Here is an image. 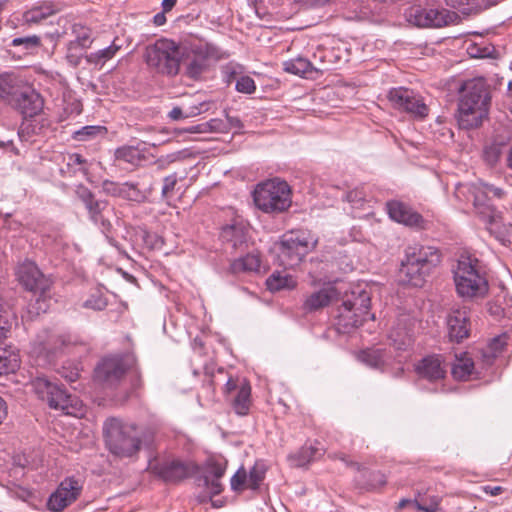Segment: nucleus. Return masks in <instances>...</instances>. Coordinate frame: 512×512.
I'll list each match as a JSON object with an SVG mask.
<instances>
[{"label": "nucleus", "mask_w": 512, "mask_h": 512, "mask_svg": "<svg viewBox=\"0 0 512 512\" xmlns=\"http://www.w3.org/2000/svg\"><path fill=\"white\" fill-rule=\"evenodd\" d=\"M106 446L120 458L132 457L142 444H150L153 435L148 430L136 427L125 418H107L103 425Z\"/></svg>", "instance_id": "obj_1"}, {"label": "nucleus", "mask_w": 512, "mask_h": 512, "mask_svg": "<svg viewBox=\"0 0 512 512\" xmlns=\"http://www.w3.org/2000/svg\"><path fill=\"white\" fill-rule=\"evenodd\" d=\"M441 261L440 252L432 246L414 245L406 250L405 260L400 269L404 283L421 287L425 278Z\"/></svg>", "instance_id": "obj_2"}, {"label": "nucleus", "mask_w": 512, "mask_h": 512, "mask_svg": "<svg viewBox=\"0 0 512 512\" xmlns=\"http://www.w3.org/2000/svg\"><path fill=\"white\" fill-rule=\"evenodd\" d=\"M489 93L482 82L468 84L458 105V121L462 128L478 127L487 116Z\"/></svg>", "instance_id": "obj_3"}, {"label": "nucleus", "mask_w": 512, "mask_h": 512, "mask_svg": "<svg viewBox=\"0 0 512 512\" xmlns=\"http://www.w3.org/2000/svg\"><path fill=\"white\" fill-rule=\"evenodd\" d=\"M457 293L461 297H483L488 291V282L480 269L478 259L462 254L453 268Z\"/></svg>", "instance_id": "obj_4"}, {"label": "nucleus", "mask_w": 512, "mask_h": 512, "mask_svg": "<svg viewBox=\"0 0 512 512\" xmlns=\"http://www.w3.org/2000/svg\"><path fill=\"white\" fill-rule=\"evenodd\" d=\"M255 205L265 213L287 211L292 204V191L286 181L278 178L259 183L254 192Z\"/></svg>", "instance_id": "obj_5"}, {"label": "nucleus", "mask_w": 512, "mask_h": 512, "mask_svg": "<svg viewBox=\"0 0 512 512\" xmlns=\"http://www.w3.org/2000/svg\"><path fill=\"white\" fill-rule=\"evenodd\" d=\"M181 46L169 39H159L145 49L144 60L154 72L174 77L179 74Z\"/></svg>", "instance_id": "obj_6"}, {"label": "nucleus", "mask_w": 512, "mask_h": 512, "mask_svg": "<svg viewBox=\"0 0 512 512\" xmlns=\"http://www.w3.org/2000/svg\"><path fill=\"white\" fill-rule=\"evenodd\" d=\"M370 294L364 289H355L346 293L337 309L336 319L339 330L349 331L364 322L369 316Z\"/></svg>", "instance_id": "obj_7"}, {"label": "nucleus", "mask_w": 512, "mask_h": 512, "mask_svg": "<svg viewBox=\"0 0 512 512\" xmlns=\"http://www.w3.org/2000/svg\"><path fill=\"white\" fill-rule=\"evenodd\" d=\"M468 191L472 196V202L476 214L487 224L495 223L500 218L499 212L496 210L493 199H500L504 192L500 188L493 187L481 181L470 185H458L456 189L457 195L464 194Z\"/></svg>", "instance_id": "obj_8"}, {"label": "nucleus", "mask_w": 512, "mask_h": 512, "mask_svg": "<svg viewBox=\"0 0 512 512\" xmlns=\"http://www.w3.org/2000/svg\"><path fill=\"white\" fill-rule=\"evenodd\" d=\"M318 238L310 232H289L283 235L278 244V258L285 268L298 266L305 255L313 250Z\"/></svg>", "instance_id": "obj_9"}, {"label": "nucleus", "mask_w": 512, "mask_h": 512, "mask_svg": "<svg viewBox=\"0 0 512 512\" xmlns=\"http://www.w3.org/2000/svg\"><path fill=\"white\" fill-rule=\"evenodd\" d=\"M35 393L46 401L49 407L62 410L66 416H78L83 403L75 396L65 393L57 384L50 382L45 377H37L31 382Z\"/></svg>", "instance_id": "obj_10"}, {"label": "nucleus", "mask_w": 512, "mask_h": 512, "mask_svg": "<svg viewBox=\"0 0 512 512\" xmlns=\"http://www.w3.org/2000/svg\"><path fill=\"white\" fill-rule=\"evenodd\" d=\"M406 19L419 28H441L455 24L459 17L444 8L414 6L407 10Z\"/></svg>", "instance_id": "obj_11"}, {"label": "nucleus", "mask_w": 512, "mask_h": 512, "mask_svg": "<svg viewBox=\"0 0 512 512\" xmlns=\"http://www.w3.org/2000/svg\"><path fill=\"white\" fill-rule=\"evenodd\" d=\"M214 51L208 44L181 47L179 57V72L192 79L198 80L208 67V60Z\"/></svg>", "instance_id": "obj_12"}, {"label": "nucleus", "mask_w": 512, "mask_h": 512, "mask_svg": "<svg viewBox=\"0 0 512 512\" xmlns=\"http://www.w3.org/2000/svg\"><path fill=\"white\" fill-rule=\"evenodd\" d=\"M388 99L394 108L409 113L415 118L423 119L429 113V108L423 98L407 88H394L390 90Z\"/></svg>", "instance_id": "obj_13"}, {"label": "nucleus", "mask_w": 512, "mask_h": 512, "mask_svg": "<svg viewBox=\"0 0 512 512\" xmlns=\"http://www.w3.org/2000/svg\"><path fill=\"white\" fill-rule=\"evenodd\" d=\"M83 483L75 477L64 478L49 496L47 507L52 512H61L75 502L81 494Z\"/></svg>", "instance_id": "obj_14"}, {"label": "nucleus", "mask_w": 512, "mask_h": 512, "mask_svg": "<svg viewBox=\"0 0 512 512\" xmlns=\"http://www.w3.org/2000/svg\"><path fill=\"white\" fill-rule=\"evenodd\" d=\"M132 364L130 357L109 356L95 368V379L105 386L116 385Z\"/></svg>", "instance_id": "obj_15"}, {"label": "nucleus", "mask_w": 512, "mask_h": 512, "mask_svg": "<svg viewBox=\"0 0 512 512\" xmlns=\"http://www.w3.org/2000/svg\"><path fill=\"white\" fill-rule=\"evenodd\" d=\"M16 276L20 284L31 292L43 294L49 288L48 280L32 261L25 260L20 263Z\"/></svg>", "instance_id": "obj_16"}, {"label": "nucleus", "mask_w": 512, "mask_h": 512, "mask_svg": "<svg viewBox=\"0 0 512 512\" xmlns=\"http://www.w3.org/2000/svg\"><path fill=\"white\" fill-rule=\"evenodd\" d=\"M447 328L450 341L459 343L469 336L470 322L466 307L451 309L447 316Z\"/></svg>", "instance_id": "obj_17"}, {"label": "nucleus", "mask_w": 512, "mask_h": 512, "mask_svg": "<svg viewBox=\"0 0 512 512\" xmlns=\"http://www.w3.org/2000/svg\"><path fill=\"white\" fill-rule=\"evenodd\" d=\"M387 210L390 218L398 223L420 229L426 227V221L423 217L403 202H388Z\"/></svg>", "instance_id": "obj_18"}, {"label": "nucleus", "mask_w": 512, "mask_h": 512, "mask_svg": "<svg viewBox=\"0 0 512 512\" xmlns=\"http://www.w3.org/2000/svg\"><path fill=\"white\" fill-rule=\"evenodd\" d=\"M417 375L430 382L442 380L446 376V365L441 355H429L415 366Z\"/></svg>", "instance_id": "obj_19"}, {"label": "nucleus", "mask_w": 512, "mask_h": 512, "mask_svg": "<svg viewBox=\"0 0 512 512\" xmlns=\"http://www.w3.org/2000/svg\"><path fill=\"white\" fill-rule=\"evenodd\" d=\"M341 460L347 463V465H351L358 472L354 481L359 489L373 491L383 487L386 484L387 478L386 475L382 472L370 471L366 468H363L359 463L356 462L349 463L344 457L341 458Z\"/></svg>", "instance_id": "obj_20"}, {"label": "nucleus", "mask_w": 512, "mask_h": 512, "mask_svg": "<svg viewBox=\"0 0 512 512\" xmlns=\"http://www.w3.org/2000/svg\"><path fill=\"white\" fill-rule=\"evenodd\" d=\"M325 452L320 442L314 441L303 445L298 451L290 453L287 461L292 467H305L313 461L318 460Z\"/></svg>", "instance_id": "obj_21"}, {"label": "nucleus", "mask_w": 512, "mask_h": 512, "mask_svg": "<svg viewBox=\"0 0 512 512\" xmlns=\"http://www.w3.org/2000/svg\"><path fill=\"white\" fill-rule=\"evenodd\" d=\"M11 107L18 110L25 118L34 117L42 111L43 99L34 90L24 88Z\"/></svg>", "instance_id": "obj_22"}, {"label": "nucleus", "mask_w": 512, "mask_h": 512, "mask_svg": "<svg viewBox=\"0 0 512 512\" xmlns=\"http://www.w3.org/2000/svg\"><path fill=\"white\" fill-rule=\"evenodd\" d=\"M62 342L55 335H50L47 331L39 334L32 344L31 353L37 358H43L45 362H50L53 355L61 347Z\"/></svg>", "instance_id": "obj_23"}, {"label": "nucleus", "mask_w": 512, "mask_h": 512, "mask_svg": "<svg viewBox=\"0 0 512 512\" xmlns=\"http://www.w3.org/2000/svg\"><path fill=\"white\" fill-rule=\"evenodd\" d=\"M337 296L338 292L335 287L325 286L307 295L303 301L302 309L306 313L316 312L328 306Z\"/></svg>", "instance_id": "obj_24"}, {"label": "nucleus", "mask_w": 512, "mask_h": 512, "mask_svg": "<svg viewBox=\"0 0 512 512\" xmlns=\"http://www.w3.org/2000/svg\"><path fill=\"white\" fill-rule=\"evenodd\" d=\"M249 228L244 223H234L225 226L221 231V238L224 242L231 244L232 248H242L246 245Z\"/></svg>", "instance_id": "obj_25"}, {"label": "nucleus", "mask_w": 512, "mask_h": 512, "mask_svg": "<svg viewBox=\"0 0 512 512\" xmlns=\"http://www.w3.org/2000/svg\"><path fill=\"white\" fill-rule=\"evenodd\" d=\"M24 90L20 82L11 74L0 75V100L12 106Z\"/></svg>", "instance_id": "obj_26"}, {"label": "nucleus", "mask_w": 512, "mask_h": 512, "mask_svg": "<svg viewBox=\"0 0 512 512\" xmlns=\"http://www.w3.org/2000/svg\"><path fill=\"white\" fill-rule=\"evenodd\" d=\"M357 358L371 368L383 369L390 355L387 350L383 348H367L360 351Z\"/></svg>", "instance_id": "obj_27"}, {"label": "nucleus", "mask_w": 512, "mask_h": 512, "mask_svg": "<svg viewBox=\"0 0 512 512\" xmlns=\"http://www.w3.org/2000/svg\"><path fill=\"white\" fill-rule=\"evenodd\" d=\"M475 373V365L473 359L467 354L463 353L456 356L455 362L451 368V374L456 380L467 381Z\"/></svg>", "instance_id": "obj_28"}, {"label": "nucleus", "mask_w": 512, "mask_h": 512, "mask_svg": "<svg viewBox=\"0 0 512 512\" xmlns=\"http://www.w3.org/2000/svg\"><path fill=\"white\" fill-rule=\"evenodd\" d=\"M283 69L291 74L301 77H311L313 73H318L321 69L315 67L308 59L297 57L283 63Z\"/></svg>", "instance_id": "obj_29"}, {"label": "nucleus", "mask_w": 512, "mask_h": 512, "mask_svg": "<svg viewBox=\"0 0 512 512\" xmlns=\"http://www.w3.org/2000/svg\"><path fill=\"white\" fill-rule=\"evenodd\" d=\"M261 265V259L257 253H248L243 257L234 259L230 263L229 271L232 274H240L245 272H256Z\"/></svg>", "instance_id": "obj_30"}, {"label": "nucleus", "mask_w": 512, "mask_h": 512, "mask_svg": "<svg viewBox=\"0 0 512 512\" xmlns=\"http://www.w3.org/2000/svg\"><path fill=\"white\" fill-rule=\"evenodd\" d=\"M251 387L246 381L239 384V389L232 399V405L235 413L239 416H245L249 413L251 405Z\"/></svg>", "instance_id": "obj_31"}, {"label": "nucleus", "mask_w": 512, "mask_h": 512, "mask_svg": "<svg viewBox=\"0 0 512 512\" xmlns=\"http://www.w3.org/2000/svg\"><path fill=\"white\" fill-rule=\"evenodd\" d=\"M114 156L117 161L127 163L133 167L139 166L145 160L144 154L138 147L129 145L117 148Z\"/></svg>", "instance_id": "obj_32"}, {"label": "nucleus", "mask_w": 512, "mask_h": 512, "mask_svg": "<svg viewBox=\"0 0 512 512\" xmlns=\"http://www.w3.org/2000/svg\"><path fill=\"white\" fill-rule=\"evenodd\" d=\"M296 285V280L288 273L273 272L266 280V286L271 292L293 289Z\"/></svg>", "instance_id": "obj_33"}, {"label": "nucleus", "mask_w": 512, "mask_h": 512, "mask_svg": "<svg viewBox=\"0 0 512 512\" xmlns=\"http://www.w3.org/2000/svg\"><path fill=\"white\" fill-rule=\"evenodd\" d=\"M193 472V466L181 461H172L165 466L163 476L168 480H180Z\"/></svg>", "instance_id": "obj_34"}, {"label": "nucleus", "mask_w": 512, "mask_h": 512, "mask_svg": "<svg viewBox=\"0 0 512 512\" xmlns=\"http://www.w3.org/2000/svg\"><path fill=\"white\" fill-rule=\"evenodd\" d=\"M507 141V138L497 137L493 143L485 148L484 159L489 165H495L499 161Z\"/></svg>", "instance_id": "obj_35"}, {"label": "nucleus", "mask_w": 512, "mask_h": 512, "mask_svg": "<svg viewBox=\"0 0 512 512\" xmlns=\"http://www.w3.org/2000/svg\"><path fill=\"white\" fill-rule=\"evenodd\" d=\"M227 464L228 462L223 456H211L206 461V472L213 478L221 479L226 472Z\"/></svg>", "instance_id": "obj_36"}, {"label": "nucleus", "mask_w": 512, "mask_h": 512, "mask_svg": "<svg viewBox=\"0 0 512 512\" xmlns=\"http://www.w3.org/2000/svg\"><path fill=\"white\" fill-rule=\"evenodd\" d=\"M266 471L267 466L265 462L263 460H257L247 475L248 488L251 490L258 489L261 482L264 480Z\"/></svg>", "instance_id": "obj_37"}, {"label": "nucleus", "mask_w": 512, "mask_h": 512, "mask_svg": "<svg viewBox=\"0 0 512 512\" xmlns=\"http://www.w3.org/2000/svg\"><path fill=\"white\" fill-rule=\"evenodd\" d=\"M391 344L398 350H404L410 345L411 339L405 327L393 328L389 333Z\"/></svg>", "instance_id": "obj_38"}, {"label": "nucleus", "mask_w": 512, "mask_h": 512, "mask_svg": "<svg viewBox=\"0 0 512 512\" xmlns=\"http://www.w3.org/2000/svg\"><path fill=\"white\" fill-rule=\"evenodd\" d=\"M73 32L75 33V39L70 41L76 44L80 48L87 49L93 42L92 32L89 28L82 25H74Z\"/></svg>", "instance_id": "obj_39"}, {"label": "nucleus", "mask_w": 512, "mask_h": 512, "mask_svg": "<svg viewBox=\"0 0 512 512\" xmlns=\"http://www.w3.org/2000/svg\"><path fill=\"white\" fill-rule=\"evenodd\" d=\"M13 314L8 305L0 298V340L5 338L11 329Z\"/></svg>", "instance_id": "obj_40"}, {"label": "nucleus", "mask_w": 512, "mask_h": 512, "mask_svg": "<svg viewBox=\"0 0 512 512\" xmlns=\"http://www.w3.org/2000/svg\"><path fill=\"white\" fill-rule=\"evenodd\" d=\"M119 49L120 46L116 45L115 42H113L110 46L90 54L88 60L94 63H99L101 61L105 62L111 59L118 52Z\"/></svg>", "instance_id": "obj_41"}, {"label": "nucleus", "mask_w": 512, "mask_h": 512, "mask_svg": "<svg viewBox=\"0 0 512 512\" xmlns=\"http://www.w3.org/2000/svg\"><path fill=\"white\" fill-rule=\"evenodd\" d=\"M231 489L235 492H240L248 488L247 473L243 466H241L237 472L231 477L230 480Z\"/></svg>", "instance_id": "obj_42"}, {"label": "nucleus", "mask_w": 512, "mask_h": 512, "mask_svg": "<svg viewBox=\"0 0 512 512\" xmlns=\"http://www.w3.org/2000/svg\"><path fill=\"white\" fill-rule=\"evenodd\" d=\"M120 197L131 201H141L145 198V195L137 188L135 184L125 182L122 183Z\"/></svg>", "instance_id": "obj_43"}, {"label": "nucleus", "mask_w": 512, "mask_h": 512, "mask_svg": "<svg viewBox=\"0 0 512 512\" xmlns=\"http://www.w3.org/2000/svg\"><path fill=\"white\" fill-rule=\"evenodd\" d=\"M200 114V110L197 108H185V107H174L169 112V117L172 120H181L190 117H195Z\"/></svg>", "instance_id": "obj_44"}, {"label": "nucleus", "mask_w": 512, "mask_h": 512, "mask_svg": "<svg viewBox=\"0 0 512 512\" xmlns=\"http://www.w3.org/2000/svg\"><path fill=\"white\" fill-rule=\"evenodd\" d=\"M439 503L440 498L438 496H432L428 501L424 499L414 501L416 509L423 512H436L438 510Z\"/></svg>", "instance_id": "obj_45"}, {"label": "nucleus", "mask_w": 512, "mask_h": 512, "mask_svg": "<svg viewBox=\"0 0 512 512\" xmlns=\"http://www.w3.org/2000/svg\"><path fill=\"white\" fill-rule=\"evenodd\" d=\"M84 48L78 47L76 44L69 42L67 47L66 59L72 66H77L83 55Z\"/></svg>", "instance_id": "obj_46"}, {"label": "nucleus", "mask_w": 512, "mask_h": 512, "mask_svg": "<svg viewBox=\"0 0 512 512\" xmlns=\"http://www.w3.org/2000/svg\"><path fill=\"white\" fill-rule=\"evenodd\" d=\"M507 335L502 334L492 339L488 346L489 357H496L497 354L501 353L507 344Z\"/></svg>", "instance_id": "obj_47"}, {"label": "nucleus", "mask_w": 512, "mask_h": 512, "mask_svg": "<svg viewBox=\"0 0 512 512\" xmlns=\"http://www.w3.org/2000/svg\"><path fill=\"white\" fill-rule=\"evenodd\" d=\"M256 89L254 80L249 76H242L236 82V90L241 93L250 94Z\"/></svg>", "instance_id": "obj_48"}, {"label": "nucleus", "mask_w": 512, "mask_h": 512, "mask_svg": "<svg viewBox=\"0 0 512 512\" xmlns=\"http://www.w3.org/2000/svg\"><path fill=\"white\" fill-rule=\"evenodd\" d=\"M13 46L24 45L26 49L35 48L40 45V37L36 35L17 37L12 40Z\"/></svg>", "instance_id": "obj_49"}, {"label": "nucleus", "mask_w": 512, "mask_h": 512, "mask_svg": "<svg viewBox=\"0 0 512 512\" xmlns=\"http://www.w3.org/2000/svg\"><path fill=\"white\" fill-rule=\"evenodd\" d=\"M365 198L366 194L361 189H354L346 194V200L356 208L362 207Z\"/></svg>", "instance_id": "obj_50"}, {"label": "nucleus", "mask_w": 512, "mask_h": 512, "mask_svg": "<svg viewBox=\"0 0 512 512\" xmlns=\"http://www.w3.org/2000/svg\"><path fill=\"white\" fill-rule=\"evenodd\" d=\"M103 130L104 128L101 126H86L75 132V137L76 139L83 141L95 136L98 133H101Z\"/></svg>", "instance_id": "obj_51"}, {"label": "nucleus", "mask_w": 512, "mask_h": 512, "mask_svg": "<svg viewBox=\"0 0 512 512\" xmlns=\"http://www.w3.org/2000/svg\"><path fill=\"white\" fill-rule=\"evenodd\" d=\"M205 126V133L209 132H227L228 126L225 122H223L221 119H211L205 123H203Z\"/></svg>", "instance_id": "obj_52"}, {"label": "nucleus", "mask_w": 512, "mask_h": 512, "mask_svg": "<svg viewBox=\"0 0 512 512\" xmlns=\"http://www.w3.org/2000/svg\"><path fill=\"white\" fill-rule=\"evenodd\" d=\"M176 184H177V177L175 174L165 177L163 187H162V196L164 198L171 197L173 195Z\"/></svg>", "instance_id": "obj_53"}, {"label": "nucleus", "mask_w": 512, "mask_h": 512, "mask_svg": "<svg viewBox=\"0 0 512 512\" xmlns=\"http://www.w3.org/2000/svg\"><path fill=\"white\" fill-rule=\"evenodd\" d=\"M446 2L465 15L471 14L475 9L474 6L470 4V0H446Z\"/></svg>", "instance_id": "obj_54"}, {"label": "nucleus", "mask_w": 512, "mask_h": 512, "mask_svg": "<svg viewBox=\"0 0 512 512\" xmlns=\"http://www.w3.org/2000/svg\"><path fill=\"white\" fill-rule=\"evenodd\" d=\"M107 203L104 201L94 200V197L85 205L91 217L97 220V216L106 207Z\"/></svg>", "instance_id": "obj_55"}, {"label": "nucleus", "mask_w": 512, "mask_h": 512, "mask_svg": "<svg viewBox=\"0 0 512 512\" xmlns=\"http://www.w3.org/2000/svg\"><path fill=\"white\" fill-rule=\"evenodd\" d=\"M107 305V302L101 296H92L84 302V307L91 308L94 310H103Z\"/></svg>", "instance_id": "obj_56"}, {"label": "nucleus", "mask_w": 512, "mask_h": 512, "mask_svg": "<svg viewBox=\"0 0 512 512\" xmlns=\"http://www.w3.org/2000/svg\"><path fill=\"white\" fill-rule=\"evenodd\" d=\"M102 188L106 194L120 197L122 183L119 184L113 181L105 180L102 184Z\"/></svg>", "instance_id": "obj_57"}, {"label": "nucleus", "mask_w": 512, "mask_h": 512, "mask_svg": "<svg viewBox=\"0 0 512 512\" xmlns=\"http://www.w3.org/2000/svg\"><path fill=\"white\" fill-rule=\"evenodd\" d=\"M43 15L44 14L41 13V9L33 7L24 14V19L27 23H38L41 20L45 19Z\"/></svg>", "instance_id": "obj_58"}, {"label": "nucleus", "mask_w": 512, "mask_h": 512, "mask_svg": "<svg viewBox=\"0 0 512 512\" xmlns=\"http://www.w3.org/2000/svg\"><path fill=\"white\" fill-rule=\"evenodd\" d=\"M17 366L16 359L10 360L5 356H0V375L14 371Z\"/></svg>", "instance_id": "obj_59"}, {"label": "nucleus", "mask_w": 512, "mask_h": 512, "mask_svg": "<svg viewBox=\"0 0 512 512\" xmlns=\"http://www.w3.org/2000/svg\"><path fill=\"white\" fill-rule=\"evenodd\" d=\"M205 483L212 495L220 494L223 489L220 479L213 478L211 481H209L208 477H206Z\"/></svg>", "instance_id": "obj_60"}, {"label": "nucleus", "mask_w": 512, "mask_h": 512, "mask_svg": "<svg viewBox=\"0 0 512 512\" xmlns=\"http://www.w3.org/2000/svg\"><path fill=\"white\" fill-rule=\"evenodd\" d=\"M182 133H190V134H203L205 133V126L203 123L192 125L187 128H182L177 130V134L180 135Z\"/></svg>", "instance_id": "obj_61"}, {"label": "nucleus", "mask_w": 512, "mask_h": 512, "mask_svg": "<svg viewBox=\"0 0 512 512\" xmlns=\"http://www.w3.org/2000/svg\"><path fill=\"white\" fill-rule=\"evenodd\" d=\"M76 193L85 205L93 198L91 191L83 185L77 187Z\"/></svg>", "instance_id": "obj_62"}, {"label": "nucleus", "mask_w": 512, "mask_h": 512, "mask_svg": "<svg viewBox=\"0 0 512 512\" xmlns=\"http://www.w3.org/2000/svg\"><path fill=\"white\" fill-rule=\"evenodd\" d=\"M482 490L487 494V495H490V496H497L499 495L502 491H503V488L501 486H490V485H486V486H483L482 487Z\"/></svg>", "instance_id": "obj_63"}, {"label": "nucleus", "mask_w": 512, "mask_h": 512, "mask_svg": "<svg viewBox=\"0 0 512 512\" xmlns=\"http://www.w3.org/2000/svg\"><path fill=\"white\" fill-rule=\"evenodd\" d=\"M226 118H227V126H228V129L230 128H238L240 129L242 127V123L240 121V119L238 117H233V116H229V115H226Z\"/></svg>", "instance_id": "obj_64"}]
</instances>
